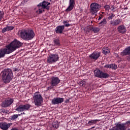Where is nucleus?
<instances>
[{
    "label": "nucleus",
    "mask_w": 130,
    "mask_h": 130,
    "mask_svg": "<svg viewBox=\"0 0 130 130\" xmlns=\"http://www.w3.org/2000/svg\"><path fill=\"white\" fill-rule=\"evenodd\" d=\"M23 43L18 40L14 39L10 44L6 45L5 48L0 49V58L5 57L6 54H10L14 52L17 48H20Z\"/></svg>",
    "instance_id": "obj_1"
},
{
    "label": "nucleus",
    "mask_w": 130,
    "mask_h": 130,
    "mask_svg": "<svg viewBox=\"0 0 130 130\" xmlns=\"http://www.w3.org/2000/svg\"><path fill=\"white\" fill-rule=\"evenodd\" d=\"M13 72H19V69L14 68L13 71L11 69H6L1 72V80H3V83L7 84L11 81L13 79Z\"/></svg>",
    "instance_id": "obj_2"
},
{
    "label": "nucleus",
    "mask_w": 130,
    "mask_h": 130,
    "mask_svg": "<svg viewBox=\"0 0 130 130\" xmlns=\"http://www.w3.org/2000/svg\"><path fill=\"white\" fill-rule=\"evenodd\" d=\"M20 37L23 40H32L35 37V33L33 30H22L20 31Z\"/></svg>",
    "instance_id": "obj_3"
},
{
    "label": "nucleus",
    "mask_w": 130,
    "mask_h": 130,
    "mask_svg": "<svg viewBox=\"0 0 130 130\" xmlns=\"http://www.w3.org/2000/svg\"><path fill=\"white\" fill-rule=\"evenodd\" d=\"M50 5V3L47 2L45 1L38 5L37 7H38L39 10V14H42V13H43V11L41 10L42 9H46V10H47V11H49V8H50L49 6Z\"/></svg>",
    "instance_id": "obj_4"
},
{
    "label": "nucleus",
    "mask_w": 130,
    "mask_h": 130,
    "mask_svg": "<svg viewBox=\"0 0 130 130\" xmlns=\"http://www.w3.org/2000/svg\"><path fill=\"white\" fill-rule=\"evenodd\" d=\"M93 72H94L95 77L100 79H107L110 77V75H108V74L103 72L102 71H100V70H95Z\"/></svg>",
    "instance_id": "obj_5"
},
{
    "label": "nucleus",
    "mask_w": 130,
    "mask_h": 130,
    "mask_svg": "<svg viewBox=\"0 0 130 130\" xmlns=\"http://www.w3.org/2000/svg\"><path fill=\"white\" fill-rule=\"evenodd\" d=\"M42 102L43 98L41 97V95L38 93H35L34 96H33V102L35 103V106H41V102Z\"/></svg>",
    "instance_id": "obj_6"
},
{
    "label": "nucleus",
    "mask_w": 130,
    "mask_h": 130,
    "mask_svg": "<svg viewBox=\"0 0 130 130\" xmlns=\"http://www.w3.org/2000/svg\"><path fill=\"white\" fill-rule=\"evenodd\" d=\"M31 107V105L28 104L25 105H20L18 107H16V109H15V111L18 112H23L27 111L29 110V108Z\"/></svg>",
    "instance_id": "obj_7"
},
{
    "label": "nucleus",
    "mask_w": 130,
    "mask_h": 130,
    "mask_svg": "<svg viewBox=\"0 0 130 130\" xmlns=\"http://www.w3.org/2000/svg\"><path fill=\"white\" fill-rule=\"evenodd\" d=\"M90 13H91L92 15H94V14H96V13L99 11V9L101 8V5L96 3H94L90 5Z\"/></svg>",
    "instance_id": "obj_8"
},
{
    "label": "nucleus",
    "mask_w": 130,
    "mask_h": 130,
    "mask_svg": "<svg viewBox=\"0 0 130 130\" xmlns=\"http://www.w3.org/2000/svg\"><path fill=\"white\" fill-rule=\"evenodd\" d=\"M70 26H71V24L69 23L66 24L64 25L57 26L55 29V32H56L57 34H62L63 30H64V27H70Z\"/></svg>",
    "instance_id": "obj_9"
},
{
    "label": "nucleus",
    "mask_w": 130,
    "mask_h": 130,
    "mask_svg": "<svg viewBox=\"0 0 130 130\" xmlns=\"http://www.w3.org/2000/svg\"><path fill=\"white\" fill-rule=\"evenodd\" d=\"M13 99H6L4 101L1 102V107L8 108L13 104Z\"/></svg>",
    "instance_id": "obj_10"
},
{
    "label": "nucleus",
    "mask_w": 130,
    "mask_h": 130,
    "mask_svg": "<svg viewBox=\"0 0 130 130\" xmlns=\"http://www.w3.org/2000/svg\"><path fill=\"white\" fill-rule=\"evenodd\" d=\"M59 83V79L57 77H52V81L50 82V85H52L48 87L49 89L53 88Z\"/></svg>",
    "instance_id": "obj_11"
},
{
    "label": "nucleus",
    "mask_w": 130,
    "mask_h": 130,
    "mask_svg": "<svg viewBox=\"0 0 130 130\" xmlns=\"http://www.w3.org/2000/svg\"><path fill=\"white\" fill-rule=\"evenodd\" d=\"M122 22V19L117 18L116 19L112 20L110 22V25L112 27H116V26H119V25H120L121 23Z\"/></svg>",
    "instance_id": "obj_12"
},
{
    "label": "nucleus",
    "mask_w": 130,
    "mask_h": 130,
    "mask_svg": "<svg viewBox=\"0 0 130 130\" xmlns=\"http://www.w3.org/2000/svg\"><path fill=\"white\" fill-rule=\"evenodd\" d=\"M58 55L57 54H50L48 58V61L50 63H52V62H55V61H57L58 60Z\"/></svg>",
    "instance_id": "obj_13"
},
{
    "label": "nucleus",
    "mask_w": 130,
    "mask_h": 130,
    "mask_svg": "<svg viewBox=\"0 0 130 130\" xmlns=\"http://www.w3.org/2000/svg\"><path fill=\"white\" fill-rule=\"evenodd\" d=\"M101 53L100 52L95 51L93 52L89 56L90 59H94V60H97L99 57H100Z\"/></svg>",
    "instance_id": "obj_14"
},
{
    "label": "nucleus",
    "mask_w": 130,
    "mask_h": 130,
    "mask_svg": "<svg viewBox=\"0 0 130 130\" xmlns=\"http://www.w3.org/2000/svg\"><path fill=\"white\" fill-rule=\"evenodd\" d=\"M63 102V99L61 98H55L52 100V105H56L61 104Z\"/></svg>",
    "instance_id": "obj_15"
},
{
    "label": "nucleus",
    "mask_w": 130,
    "mask_h": 130,
    "mask_svg": "<svg viewBox=\"0 0 130 130\" xmlns=\"http://www.w3.org/2000/svg\"><path fill=\"white\" fill-rule=\"evenodd\" d=\"M117 31L121 34H125L126 33V27L123 25H120L117 27Z\"/></svg>",
    "instance_id": "obj_16"
},
{
    "label": "nucleus",
    "mask_w": 130,
    "mask_h": 130,
    "mask_svg": "<svg viewBox=\"0 0 130 130\" xmlns=\"http://www.w3.org/2000/svg\"><path fill=\"white\" fill-rule=\"evenodd\" d=\"M11 126V123H8L6 122H3L0 123V128L2 130H8L9 127Z\"/></svg>",
    "instance_id": "obj_17"
},
{
    "label": "nucleus",
    "mask_w": 130,
    "mask_h": 130,
    "mask_svg": "<svg viewBox=\"0 0 130 130\" xmlns=\"http://www.w3.org/2000/svg\"><path fill=\"white\" fill-rule=\"evenodd\" d=\"M126 127H130L128 126H125V125H117L113 129L114 130H130V128L126 129Z\"/></svg>",
    "instance_id": "obj_18"
},
{
    "label": "nucleus",
    "mask_w": 130,
    "mask_h": 130,
    "mask_svg": "<svg viewBox=\"0 0 130 130\" xmlns=\"http://www.w3.org/2000/svg\"><path fill=\"white\" fill-rule=\"evenodd\" d=\"M69 5L68 8L66 10V12H71L74 9L75 7V0H70Z\"/></svg>",
    "instance_id": "obj_19"
},
{
    "label": "nucleus",
    "mask_w": 130,
    "mask_h": 130,
    "mask_svg": "<svg viewBox=\"0 0 130 130\" xmlns=\"http://www.w3.org/2000/svg\"><path fill=\"white\" fill-rule=\"evenodd\" d=\"M121 56H124L125 55H130V46L126 47L121 52Z\"/></svg>",
    "instance_id": "obj_20"
},
{
    "label": "nucleus",
    "mask_w": 130,
    "mask_h": 130,
    "mask_svg": "<svg viewBox=\"0 0 130 130\" xmlns=\"http://www.w3.org/2000/svg\"><path fill=\"white\" fill-rule=\"evenodd\" d=\"M100 121L99 119H92V120H90L88 121V123H87V124L88 125H93L96 124V122H98Z\"/></svg>",
    "instance_id": "obj_21"
},
{
    "label": "nucleus",
    "mask_w": 130,
    "mask_h": 130,
    "mask_svg": "<svg viewBox=\"0 0 130 130\" xmlns=\"http://www.w3.org/2000/svg\"><path fill=\"white\" fill-rule=\"evenodd\" d=\"M103 53L104 54H108V53H110V49L108 48V47H105L102 49Z\"/></svg>",
    "instance_id": "obj_22"
},
{
    "label": "nucleus",
    "mask_w": 130,
    "mask_h": 130,
    "mask_svg": "<svg viewBox=\"0 0 130 130\" xmlns=\"http://www.w3.org/2000/svg\"><path fill=\"white\" fill-rule=\"evenodd\" d=\"M53 43L54 46H60V41L58 39H54Z\"/></svg>",
    "instance_id": "obj_23"
},
{
    "label": "nucleus",
    "mask_w": 130,
    "mask_h": 130,
    "mask_svg": "<svg viewBox=\"0 0 130 130\" xmlns=\"http://www.w3.org/2000/svg\"><path fill=\"white\" fill-rule=\"evenodd\" d=\"M78 85H80V87H85V86L86 85V82L85 81V80L78 81Z\"/></svg>",
    "instance_id": "obj_24"
},
{
    "label": "nucleus",
    "mask_w": 130,
    "mask_h": 130,
    "mask_svg": "<svg viewBox=\"0 0 130 130\" xmlns=\"http://www.w3.org/2000/svg\"><path fill=\"white\" fill-rule=\"evenodd\" d=\"M104 67H105V68L107 69H112V70H116V68H118L117 67L118 66H104Z\"/></svg>",
    "instance_id": "obj_25"
},
{
    "label": "nucleus",
    "mask_w": 130,
    "mask_h": 130,
    "mask_svg": "<svg viewBox=\"0 0 130 130\" xmlns=\"http://www.w3.org/2000/svg\"><path fill=\"white\" fill-rule=\"evenodd\" d=\"M127 125V126L130 127V120L126 121L125 123L117 124V125Z\"/></svg>",
    "instance_id": "obj_26"
},
{
    "label": "nucleus",
    "mask_w": 130,
    "mask_h": 130,
    "mask_svg": "<svg viewBox=\"0 0 130 130\" xmlns=\"http://www.w3.org/2000/svg\"><path fill=\"white\" fill-rule=\"evenodd\" d=\"M107 23V21L106 20V18H104L101 21V22H100L99 24L101 26H105V25H106Z\"/></svg>",
    "instance_id": "obj_27"
},
{
    "label": "nucleus",
    "mask_w": 130,
    "mask_h": 130,
    "mask_svg": "<svg viewBox=\"0 0 130 130\" xmlns=\"http://www.w3.org/2000/svg\"><path fill=\"white\" fill-rule=\"evenodd\" d=\"M114 17H115V15H114L113 13H111L108 15V20H112Z\"/></svg>",
    "instance_id": "obj_28"
},
{
    "label": "nucleus",
    "mask_w": 130,
    "mask_h": 130,
    "mask_svg": "<svg viewBox=\"0 0 130 130\" xmlns=\"http://www.w3.org/2000/svg\"><path fill=\"white\" fill-rule=\"evenodd\" d=\"M5 15V13L3 11H0V22H2L3 20V18H4V16Z\"/></svg>",
    "instance_id": "obj_29"
},
{
    "label": "nucleus",
    "mask_w": 130,
    "mask_h": 130,
    "mask_svg": "<svg viewBox=\"0 0 130 130\" xmlns=\"http://www.w3.org/2000/svg\"><path fill=\"white\" fill-rule=\"evenodd\" d=\"M18 116H19V114H13V115H11V120L16 119L18 118Z\"/></svg>",
    "instance_id": "obj_30"
},
{
    "label": "nucleus",
    "mask_w": 130,
    "mask_h": 130,
    "mask_svg": "<svg viewBox=\"0 0 130 130\" xmlns=\"http://www.w3.org/2000/svg\"><path fill=\"white\" fill-rule=\"evenodd\" d=\"M92 31L94 33H98L100 31V28L99 27H93Z\"/></svg>",
    "instance_id": "obj_31"
},
{
    "label": "nucleus",
    "mask_w": 130,
    "mask_h": 130,
    "mask_svg": "<svg viewBox=\"0 0 130 130\" xmlns=\"http://www.w3.org/2000/svg\"><path fill=\"white\" fill-rule=\"evenodd\" d=\"M6 29L7 31H11V30H13V29H14V26H6Z\"/></svg>",
    "instance_id": "obj_32"
},
{
    "label": "nucleus",
    "mask_w": 130,
    "mask_h": 130,
    "mask_svg": "<svg viewBox=\"0 0 130 130\" xmlns=\"http://www.w3.org/2000/svg\"><path fill=\"white\" fill-rule=\"evenodd\" d=\"M86 32H90V31H93V27L90 26L89 27H88L86 30Z\"/></svg>",
    "instance_id": "obj_33"
},
{
    "label": "nucleus",
    "mask_w": 130,
    "mask_h": 130,
    "mask_svg": "<svg viewBox=\"0 0 130 130\" xmlns=\"http://www.w3.org/2000/svg\"><path fill=\"white\" fill-rule=\"evenodd\" d=\"M104 8L106 11H109V10H110V6H109V5H105Z\"/></svg>",
    "instance_id": "obj_34"
},
{
    "label": "nucleus",
    "mask_w": 130,
    "mask_h": 130,
    "mask_svg": "<svg viewBox=\"0 0 130 130\" xmlns=\"http://www.w3.org/2000/svg\"><path fill=\"white\" fill-rule=\"evenodd\" d=\"M9 112V111L3 109L1 110V113H3V114H8V113Z\"/></svg>",
    "instance_id": "obj_35"
},
{
    "label": "nucleus",
    "mask_w": 130,
    "mask_h": 130,
    "mask_svg": "<svg viewBox=\"0 0 130 130\" xmlns=\"http://www.w3.org/2000/svg\"><path fill=\"white\" fill-rule=\"evenodd\" d=\"M110 9V10H111V11H112V12H115V11L114 10V9H115V7L114 6V5H112Z\"/></svg>",
    "instance_id": "obj_36"
},
{
    "label": "nucleus",
    "mask_w": 130,
    "mask_h": 130,
    "mask_svg": "<svg viewBox=\"0 0 130 130\" xmlns=\"http://www.w3.org/2000/svg\"><path fill=\"white\" fill-rule=\"evenodd\" d=\"M8 30L7 29V27H5L2 29V33H5V32H7Z\"/></svg>",
    "instance_id": "obj_37"
},
{
    "label": "nucleus",
    "mask_w": 130,
    "mask_h": 130,
    "mask_svg": "<svg viewBox=\"0 0 130 130\" xmlns=\"http://www.w3.org/2000/svg\"><path fill=\"white\" fill-rule=\"evenodd\" d=\"M102 18H103V15H102V14H101L100 16L99 17L98 20H101Z\"/></svg>",
    "instance_id": "obj_38"
},
{
    "label": "nucleus",
    "mask_w": 130,
    "mask_h": 130,
    "mask_svg": "<svg viewBox=\"0 0 130 130\" xmlns=\"http://www.w3.org/2000/svg\"><path fill=\"white\" fill-rule=\"evenodd\" d=\"M63 24H64V25H65L66 24H69V22H68V21H63Z\"/></svg>",
    "instance_id": "obj_39"
},
{
    "label": "nucleus",
    "mask_w": 130,
    "mask_h": 130,
    "mask_svg": "<svg viewBox=\"0 0 130 130\" xmlns=\"http://www.w3.org/2000/svg\"><path fill=\"white\" fill-rule=\"evenodd\" d=\"M53 127L55 128H58V125H54Z\"/></svg>",
    "instance_id": "obj_40"
},
{
    "label": "nucleus",
    "mask_w": 130,
    "mask_h": 130,
    "mask_svg": "<svg viewBox=\"0 0 130 130\" xmlns=\"http://www.w3.org/2000/svg\"><path fill=\"white\" fill-rule=\"evenodd\" d=\"M10 130H19V129H18L16 128H11V129H10Z\"/></svg>",
    "instance_id": "obj_41"
},
{
    "label": "nucleus",
    "mask_w": 130,
    "mask_h": 130,
    "mask_svg": "<svg viewBox=\"0 0 130 130\" xmlns=\"http://www.w3.org/2000/svg\"><path fill=\"white\" fill-rule=\"evenodd\" d=\"M69 102H70L69 100H67V101H65V103H68Z\"/></svg>",
    "instance_id": "obj_42"
},
{
    "label": "nucleus",
    "mask_w": 130,
    "mask_h": 130,
    "mask_svg": "<svg viewBox=\"0 0 130 130\" xmlns=\"http://www.w3.org/2000/svg\"><path fill=\"white\" fill-rule=\"evenodd\" d=\"M114 64H110L109 66H114Z\"/></svg>",
    "instance_id": "obj_43"
},
{
    "label": "nucleus",
    "mask_w": 130,
    "mask_h": 130,
    "mask_svg": "<svg viewBox=\"0 0 130 130\" xmlns=\"http://www.w3.org/2000/svg\"><path fill=\"white\" fill-rule=\"evenodd\" d=\"M95 128V126L92 127V129Z\"/></svg>",
    "instance_id": "obj_44"
},
{
    "label": "nucleus",
    "mask_w": 130,
    "mask_h": 130,
    "mask_svg": "<svg viewBox=\"0 0 130 130\" xmlns=\"http://www.w3.org/2000/svg\"><path fill=\"white\" fill-rule=\"evenodd\" d=\"M45 10L44 9H43V10H42V12H45Z\"/></svg>",
    "instance_id": "obj_45"
},
{
    "label": "nucleus",
    "mask_w": 130,
    "mask_h": 130,
    "mask_svg": "<svg viewBox=\"0 0 130 130\" xmlns=\"http://www.w3.org/2000/svg\"><path fill=\"white\" fill-rule=\"evenodd\" d=\"M67 130H70V129H67ZM73 130H77L76 129H73Z\"/></svg>",
    "instance_id": "obj_46"
},
{
    "label": "nucleus",
    "mask_w": 130,
    "mask_h": 130,
    "mask_svg": "<svg viewBox=\"0 0 130 130\" xmlns=\"http://www.w3.org/2000/svg\"><path fill=\"white\" fill-rule=\"evenodd\" d=\"M2 3V0H0V3Z\"/></svg>",
    "instance_id": "obj_47"
},
{
    "label": "nucleus",
    "mask_w": 130,
    "mask_h": 130,
    "mask_svg": "<svg viewBox=\"0 0 130 130\" xmlns=\"http://www.w3.org/2000/svg\"><path fill=\"white\" fill-rule=\"evenodd\" d=\"M102 14H104V12H102Z\"/></svg>",
    "instance_id": "obj_48"
}]
</instances>
